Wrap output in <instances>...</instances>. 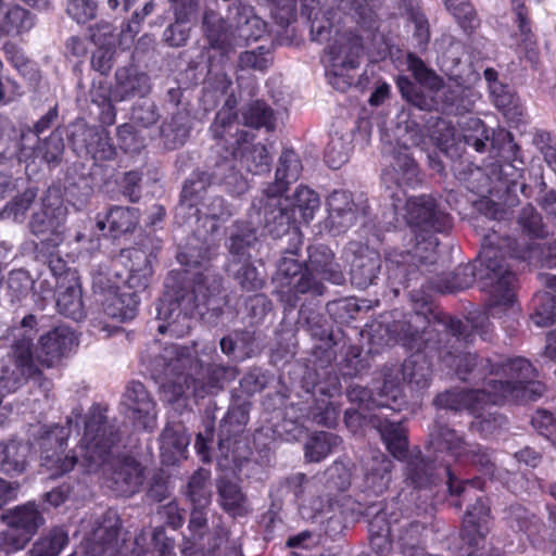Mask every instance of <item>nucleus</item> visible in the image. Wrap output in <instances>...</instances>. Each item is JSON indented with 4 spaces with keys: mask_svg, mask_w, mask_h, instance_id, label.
Wrapping results in <instances>:
<instances>
[{
    "mask_svg": "<svg viewBox=\"0 0 556 556\" xmlns=\"http://www.w3.org/2000/svg\"><path fill=\"white\" fill-rule=\"evenodd\" d=\"M68 434V429L54 427L41 439V466L52 476L67 473L79 464L87 472L102 469L108 488L117 495L139 492L146 468L132 456L116 455L119 433L100 406H92L86 416L78 451L66 452Z\"/></svg>",
    "mask_w": 556,
    "mask_h": 556,
    "instance_id": "obj_1",
    "label": "nucleus"
},
{
    "mask_svg": "<svg viewBox=\"0 0 556 556\" xmlns=\"http://www.w3.org/2000/svg\"><path fill=\"white\" fill-rule=\"evenodd\" d=\"M476 280L488 289L486 311L469 313L466 324L448 317L446 329L456 341L469 342L472 331L483 340H490L492 325L489 317H494L497 308L505 309L515 301L517 277L511 265L505 263L503 247L498 244L495 233L484 237L478 258L472 264L458 266L453 274L439 279L435 288L442 293H454L469 288Z\"/></svg>",
    "mask_w": 556,
    "mask_h": 556,
    "instance_id": "obj_2",
    "label": "nucleus"
},
{
    "mask_svg": "<svg viewBox=\"0 0 556 556\" xmlns=\"http://www.w3.org/2000/svg\"><path fill=\"white\" fill-rule=\"evenodd\" d=\"M198 365L193 349L177 344L166 345L151 362V371L161 383L162 400L173 404L191 390L193 396L203 399L224 388L232 376V368L212 364L203 379H193L190 370Z\"/></svg>",
    "mask_w": 556,
    "mask_h": 556,
    "instance_id": "obj_3",
    "label": "nucleus"
},
{
    "mask_svg": "<svg viewBox=\"0 0 556 556\" xmlns=\"http://www.w3.org/2000/svg\"><path fill=\"white\" fill-rule=\"evenodd\" d=\"M216 406H207L205 409V430L200 432L195 439V450L203 462H211L214 457L217 465L223 469L240 467L251 454L249 440L245 434V426L249 421V403L231 405L222 419L217 445L215 448L208 446L213 440L215 417L213 415Z\"/></svg>",
    "mask_w": 556,
    "mask_h": 556,
    "instance_id": "obj_4",
    "label": "nucleus"
},
{
    "mask_svg": "<svg viewBox=\"0 0 556 556\" xmlns=\"http://www.w3.org/2000/svg\"><path fill=\"white\" fill-rule=\"evenodd\" d=\"M536 377V369L525 357L494 359L492 375L485 389L491 404L538 400L545 392V386L538 381Z\"/></svg>",
    "mask_w": 556,
    "mask_h": 556,
    "instance_id": "obj_5",
    "label": "nucleus"
},
{
    "mask_svg": "<svg viewBox=\"0 0 556 556\" xmlns=\"http://www.w3.org/2000/svg\"><path fill=\"white\" fill-rule=\"evenodd\" d=\"M208 506H194L188 523L189 536H185L180 546L182 556H202L204 553H217L224 549V556H240V549L228 542L227 531L222 518L207 517Z\"/></svg>",
    "mask_w": 556,
    "mask_h": 556,
    "instance_id": "obj_6",
    "label": "nucleus"
},
{
    "mask_svg": "<svg viewBox=\"0 0 556 556\" xmlns=\"http://www.w3.org/2000/svg\"><path fill=\"white\" fill-rule=\"evenodd\" d=\"M431 365L422 354L412 355L402 365H386L381 369V400L379 403L391 405L393 410H401L406 405L403 383L412 390L427 389L431 381Z\"/></svg>",
    "mask_w": 556,
    "mask_h": 556,
    "instance_id": "obj_7",
    "label": "nucleus"
},
{
    "mask_svg": "<svg viewBox=\"0 0 556 556\" xmlns=\"http://www.w3.org/2000/svg\"><path fill=\"white\" fill-rule=\"evenodd\" d=\"M166 291L157 307V317L164 323L160 324V333H169L181 338L189 333L191 317L199 307L201 299L189 282L182 280H168Z\"/></svg>",
    "mask_w": 556,
    "mask_h": 556,
    "instance_id": "obj_8",
    "label": "nucleus"
},
{
    "mask_svg": "<svg viewBox=\"0 0 556 556\" xmlns=\"http://www.w3.org/2000/svg\"><path fill=\"white\" fill-rule=\"evenodd\" d=\"M430 447L435 454H445L450 463L470 466L485 475H492L494 463L486 448L478 443H468L456 430L435 424L430 432Z\"/></svg>",
    "mask_w": 556,
    "mask_h": 556,
    "instance_id": "obj_9",
    "label": "nucleus"
},
{
    "mask_svg": "<svg viewBox=\"0 0 556 556\" xmlns=\"http://www.w3.org/2000/svg\"><path fill=\"white\" fill-rule=\"evenodd\" d=\"M412 65L415 78L435 90L438 110L447 114L459 115L473 109L476 94L470 87L454 78L443 81L433 71L428 70L420 60H414Z\"/></svg>",
    "mask_w": 556,
    "mask_h": 556,
    "instance_id": "obj_10",
    "label": "nucleus"
},
{
    "mask_svg": "<svg viewBox=\"0 0 556 556\" xmlns=\"http://www.w3.org/2000/svg\"><path fill=\"white\" fill-rule=\"evenodd\" d=\"M0 519L8 527L0 534V548L4 554L23 549L45 522L42 513L35 502L8 509L1 514Z\"/></svg>",
    "mask_w": 556,
    "mask_h": 556,
    "instance_id": "obj_11",
    "label": "nucleus"
},
{
    "mask_svg": "<svg viewBox=\"0 0 556 556\" xmlns=\"http://www.w3.org/2000/svg\"><path fill=\"white\" fill-rule=\"evenodd\" d=\"M130 539L117 511L108 509L93 521L85 538V549L89 556H121L128 551Z\"/></svg>",
    "mask_w": 556,
    "mask_h": 556,
    "instance_id": "obj_12",
    "label": "nucleus"
},
{
    "mask_svg": "<svg viewBox=\"0 0 556 556\" xmlns=\"http://www.w3.org/2000/svg\"><path fill=\"white\" fill-rule=\"evenodd\" d=\"M326 507H321L324 513H338L344 521L350 523L357 522L362 517L371 515V510L377 504L363 503L346 494L351 485L349 472L340 467L332 466L326 470Z\"/></svg>",
    "mask_w": 556,
    "mask_h": 556,
    "instance_id": "obj_13",
    "label": "nucleus"
},
{
    "mask_svg": "<svg viewBox=\"0 0 556 556\" xmlns=\"http://www.w3.org/2000/svg\"><path fill=\"white\" fill-rule=\"evenodd\" d=\"M433 453L431 463H426L421 458H410L406 463V481L414 488H425L435 483L438 479L446 478L448 491L453 495H462L466 493V486L481 489L482 481L479 478L459 480L452 472L451 463L445 454H435L433 448L429 446Z\"/></svg>",
    "mask_w": 556,
    "mask_h": 556,
    "instance_id": "obj_14",
    "label": "nucleus"
},
{
    "mask_svg": "<svg viewBox=\"0 0 556 556\" xmlns=\"http://www.w3.org/2000/svg\"><path fill=\"white\" fill-rule=\"evenodd\" d=\"M279 296L289 308H295L302 295L319 296L326 291L320 279L296 260L283 257L278 268Z\"/></svg>",
    "mask_w": 556,
    "mask_h": 556,
    "instance_id": "obj_15",
    "label": "nucleus"
},
{
    "mask_svg": "<svg viewBox=\"0 0 556 556\" xmlns=\"http://www.w3.org/2000/svg\"><path fill=\"white\" fill-rule=\"evenodd\" d=\"M433 405L439 409L452 412L467 410L476 418H481L479 424L482 431H492L504 422L501 415L490 414L491 418L482 417L484 408L492 405L485 389L446 390L433 399Z\"/></svg>",
    "mask_w": 556,
    "mask_h": 556,
    "instance_id": "obj_16",
    "label": "nucleus"
},
{
    "mask_svg": "<svg viewBox=\"0 0 556 556\" xmlns=\"http://www.w3.org/2000/svg\"><path fill=\"white\" fill-rule=\"evenodd\" d=\"M66 216L67 208L60 197L49 194L42 199L41 208L29 223L31 232L40 238L42 250H53L64 241Z\"/></svg>",
    "mask_w": 556,
    "mask_h": 556,
    "instance_id": "obj_17",
    "label": "nucleus"
},
{
    "mask_svg": "<svg viewBox=\"0 0 556 556\" xmlns=\"http://www.w3.org/2000/svg\"><path fill=\"white\" fill-rule=\"evenodd\" d=\"M265 207L266 223H276L289 226L291 219L296 220V212L304 223H308L320 206L318 194L311 188L300 186L293 194L290 205H283L281 199L276 198Z\"/></svg>",
    "mask_w": 556,
    "mask_h": 556,
    "instance_id": "obj_18",
    "label": "nucleus"
},
{
    "mask_svg": "<svg viewBox=\"0 0 556 556\" xmlns=\"http://www.w3.org/2000/svg\"><path fill=\"white\" fill-rule=\"evenodd\" d=\"M327 53L330 63L329 74H331L334 79L330 80V83L337 88L344 89V87L350 86L351 83L343 79V86H340L337 80L343 77L349 71L359 66L364 55L363 39L353 31H345L337 36L333 42L328 47Z\"/></svg>",
    "mask_w": 556,
    "mask_h": 556,
    "instance_id": "obj_19",
    "label": "nucleus"
},
{
    "mask_svg": "<svg viewBox=\"0 0 556 556\" xmlns=\"http://www.w3.org/2000/svg\"><path fill=\"white\" fill-rule=\"evenodd\" d=\"M77 344L75 333L66 326H58L38 338L35 350V364L39 370L58 367Z\"/></svg>",
    "mask_w": 556,
    "mask_h": 556,
    "instance_id": "obj_20",
    "label": "nucleus"
},
{
    "mask_svg": "<svg viewBox=\"0 0 556 556\" xmlns=\"http://www.w3.org/2000/svg\"><path fill=\"white\" fill-rule=\"evenodd\" d=\"M440 359L445 367L454 369L460 380L473 384L482 383V389H488L494 359L463 351H444Z\"/></svg>",
    "mask_w": 556,
    "mask_h": 556,
    "instance_id": "obj_21",
    "label": "nucleus"
},
{
    "mask_svg": "<svg viewBox=\"0 0 556 556\" xmlns=\"http://www.w3.org/2000/svg\"><path fill=\"white\" fill-rule=\"evenodd\" d=\"M406 218L410 226L427 232L447 233L453 226L451 216L438 207L434 198L425 194L407 200Z\"/></svg>",
    "mask_w": 556,
    "mask_h": 556,
    "instance_id": "obj_22",
    "label": "nucleus"
},
{
    "mask_svg": "<svg viewBox=\"0 0 556 556\" xmlns=\"http://www.w3.org/2000/svg\"><path fill=\"white\" fill-rule=\"evenodd\" d=\"M381 180L391 190L390 197L401 201L403 187H415L421 182L420 169L407 149L394 151L390 164L384 167Z\"/></svg>",
    "mask_w": 556,
    "mask_h": 556,
    "instance_id": "obj_23",
    "label": "nucleus"
},
{
    "mask_svg": "<svg viewBox=\"0 0 556 556\" xmlns=\"http://www.w3.org/2000/svg\"><path fill=\"white\" fill-rule=\"evenodd\" d=\"M548 522L546 527L538 516L520 505L510 506L507 516L508 526L525 533L533 544L545 540L556 542V509L549 508Z\"/></svg>",
    "mask_w": 556,
    "mask_h": 556,
    "instance_id": "obj_24",
    "label": "nucleus"
},
{
    "mask_svg": "<svg viewBox=\"0 0 556 556\" xmlns=\"http://www.w3.org/2000/svg\"><path fill=\"white\" fill-rule=\"evenodd\" d=\"M122 405L125 407V415L132 420L135 427L144 430L154 428L155 402L141 382L131 381L127 384Z\"/></svg>",
    "mask_w": 556,
    "mask_h": 556,
    "instance_id": "obj_25",
    "label": "nucleus"
},
{
    "mask_svg": "<svg viewBox=\"0 0 556 556\" xmlns=\"http://www.w3.org/2000/svg\"><path fill=\"white\" fill-rule=\"evenodd\" d=\"M497 241L503 247L505 263L507 258H511L522 260L534 266L556 267V239L543 244L535 241L521 244L510 237L497 236Z\"/></svg>",
    "mask_w": 556,
    "mask_h": 556,
    "instance_id": "obj_26",
    "label": "nucleus"
},
{
    "mask_svg": "<svg viewBox=\"0 0 556 556\" xmlns=\"http://www.w3.org/2000/svg\"><path fill=\"white\" fill-rule=\"evenodd\" d=\"M72 142L84 148L94 162L112 161L117 154L109 131L97 126H77L72 132Z\"/></svg>",
    "mask_w": 556,
    "mask_h": 556,
    "instance_id": "obj_27",
    "label": "nucleus"
},
{
    "mask_svg": "<svg viewBox=\"0 0 556 556\" xmlns=\"http://www.w3.org/2000/svg\"><path fill=\"white\" fill-rule=\"evenodd\" d=\"M236 141L230 142L231 155L239 157L242 167L248 172L260 175L269 170V155L265 146L252 144L254 138L249 131L238 132Z\"/></svg>",
    "mask_w": 556,
    "mask_h": 556,
    "instance_id": "obj_28",
    "label": "nucleus"
},
{
    "mask_svg": "<svg viewBox=\"0 0 556 556\" xmlns=\"http://www.w3.org/2000/svg\"><path fill=\"white\" fill-rule=\"evenodd\" d=\"M203 30L212 49L227 55L233 52L237 46H241L236 25L233 28L214 11H206L203 16Z\"/></svg>",
    "mask_w": 556,
    "mask_h": 556,
    "instance_id": "obj_29",
    "label": "nucleus"
},
{
    "mask_svg": "<svg viewBox=\"0 0 556 556\" xmlns=\"http://www.w3.org/2000/svg\"><path fill=\"white\" fill-rule=\"evenodd\" d=\"M329 218L333 225L346 229L356 224L359 216L367 214L366 204H356L352 193L345 190H334L327 199Z\"/></svg>",
    "mask_w": 556,
    "mask_h": 556,
    "instance_id": "obj_30",
    "label": "nucleus"
},
{
    "mask_svg": "<svg viewBox=\"0 0 556 556\" xmlns=\"http://www.w3.org/2000/svg\"><path fill=\"white\" fill-rule=\"evenodd\" d=\"M306 270L313 276L318 275L320 279L334 285L344 282V274L338 263L334 262L333 252L324 244L308 248V260L305 263Z\"/></svg>",
    "mask_w": 556,
    "mask_h": 556,
    "instance_id": "obj_31",
    "label": "nucleus"
},
{
    "mask_svg": "<svg viewBox=\"0 0 556 556\" xmlns=\"http://www.w3.org/2000/svg\"><path fill=\"white\" fill-rule=\"evenodd\" d=\"M303 166L299 155L290 149L283 150L279 157L275 175V182L270 184L265 193L269 200L279 198L292 182H295L302 173Z\"/></svg>",
    "mask_w": 556,
    "mask_h": 556,
    "instance_id": "obj_32",
    "label": "nucleus"
},
{
    "mask_svg": "<svg viewBox=\"0 0 556 556\" xmlns=\"http://www.w3.org/2000/svg\"><path fill=\"white\" fill-rule=\"evenodd\" d=\"M149 77L139 73L132 66L119 67L115 72V84L112 88V97L115 102L125 101L136 96H144L149 92Z\"/></svg>",
    "mask_w": 556,
    "mask_h": 556,
    "instance_id": "obj_33",
    "label": "nucleus"
},
{
    "mask_svg": "<svg viewBox=\"0 0 556 556\" xmlns=\"http://www.w3.org/2000/svg\"><path fill=\"white\" fill-rule=\"evenodd\" d=\"M371 422L393 457L399 460H406L408 457V438L403 424L382 419L378 415L371 417Z\"/></svg>",
    "mask_w": 556,
    "mask_h": 556,
    "instance_id": "obj_34",
    "label": "nucleus"
},
{
    "mask_svg": "<svg viewBox=\"0 0 556 556\" xmlns=\"http://www.w3.org/2000/svg\"><path fill=\"white\" fill-rule=\"evenodd\" d=\"M381 268V257L368 247L359 248L351 263V282L357 288L365 289L378 278Z\"/></svg>",
    "mask_w": 556,
    "mask_h": 556,
    "instance_id": "obj_35",
    "label": "nucleus"
},
{
    "mask_svg": "<svg viewBox=\"0 0 556 556\" xmlns=\"http://www.w3.org/2000/svg\"><path fill=\"white\" fill-rule=\"evenodd\" d=\"M36 24V15L18 4L0 7V34L21 37Z\"/></svg>",
    "mask_w": 556,
    "mask_h": 556,
    "instance_id": "obj_36",
    "label": "nucleus"
},
{
    "mask_svg": "<svg viewBox=\"0 0 556 556\" xmlns=\"http://www.w3.org/2000/svg\"><path fill=\"white\" fill-rule=\"evenodd\" d=\"M489 517L490 507L482 497L477 498L476 504L467 509L462 531L470 544H478V540L486 535Z\"/></svg>",
    "mask_w": 556,
    "mask_h": 556,
    "instance_id": "obj_37",
    "label": "nucleus"
},
{
    "mask_svg": "<svg viewBox=\"0 0 556 556\" xmlns=\"http://www.w3.org/2000/svg\"><path fill=\"white\" fill-rule=\"evenodd\" d=\"M381 387L377 397L372 396L371 391L368 388L362 386H352L348 389L346 396L349 401L355 404L356 408H350L345 412V422L351 426L354 420L365 418V410H371L375 407H387L393 410L391 405H384L379 403L381 400Z\"/></svg>",
    "mask_w": 556,
    "mask_h": 556,
    "instance_id": "obj_38",
    "label": "nucleus"
},
{
    "mask_svg": "<svg viewBox=\"0 0 556 556\" xmlns=\"http://www.w3.org/2000/svg\"><path fill=\"white\" fill-rule=\"evenodd\" d=\"M237 119L236 100L228 98L223 108L217 112L211 126L214 138L224 140L229 144L236 141L238 138L237 134L244 131L243 129H239Z\"/></svg>",
    "mask_w": 556,
    "mask_h": 556,
    "instance_id": "obj_39",
    "label": "nucleus"
},
{
    "mask_svg": "<svg viewBox=\"0 0 556 556\" xmlns=\"http://www.w3.org/2000/svg\"><path fill=\"white\" fill-rule=\"evenodd\" d=\"M393 463L383 454L372 456L365 472V488L375 495L382 494L391 481Z\"/></svg>",
    "mask_w": 556,
    "mask_h": 556,
    "instance_id": "obj_40",
    "label": "nucleus"
},
{
    "mask_svg": "<svg viewBox=\"0 0 556 556\" xmlns=\"http://www.w3.org/2000/svg\"><path fill=\"white\" fill-rule=\"evenodd\" d=\"M29 446L18 441L0 443V469L4 475H21L26 469Z\"/></svg>",
    "mask_w": 556,
    "mask_h": 556,
    "instance_id": "obj_41",
    "label": "nucleus"
},
{
    "mask_svg": "<svg viewBox=\"0 0 556 556\" xmlns=\"http://www.w3.org/2000/svg\"><path fill=\"white\" fill-rule=\"evenodd\" d=\"M417 80L419 84H416L408 78L399 79L397 85L403 98L420 110H438L435 90L422 84L419 79Z\"/></svg>",
    "mask_w": 556,
    "mask_h": 556,
    "instance_id": "obj_42",
    "label": "nucleus"
},
{
    "mask_svg": "<svg viewBox=\"0 0 556 556\" xmlns=\"http://www.w3.org/2000/svg\"><path fill=\"white\" fill-rule=\"evenodd\" d=\"M138 224V214L136 208L113 206L109 210L104 219L98 218L97 227L104 230L109 225V230L113 237L132 231Z\"/></svg>",
    "mask_w": 556,
    "mask_h": 556,
    "instance_id": "obj_43",
    "label": "nucleus"
},
{
    "mask_svg": "<svg viewBox=\"0 0 556 556\" xmlns=\"http://www.w3.org/2000/svg\"><path fill=\"white\" fill-rule=\"evenodd\" d=\"M250 260L248 256L244 261L232 260L229 264V270L243 292H256L265 286L264 277Z\"/></svg>",
    "mask_w": 556,
    "mask_h": 556,
    "instance_id": "obj_44",
    "label": "nucleus"
},
{
    "mask_svg": "<svg viewBox=\"0 0 556 556\" xmlns=\"http://www.w3.org/2000/svg\"><path fill=\"white\" fill-rule=\"evenodd\" d=\"M237 160L233 156L224 159L215 165L212 174H210L213 184L224 185L230 193H242L247 189L245 179L236 168Z\"/></svg>",
    "mask_w": 556,
    "mask_h": 556,
    "instance_id": "obj_45",
    "label": "nucleus"
},
{
    "mask_svg": "<svg viewBox=\"0 0 556 556\" xmlns=\"http://www.w3.org/2000/svg\"><path fill=\"white\" fill-rule=\"evenodd\" d=\"M213 184L212 177L205 172H194L186 179L180 193V207L193 208L204 198L207 188Z\"/></svg>",
    "mask_w": 556,
    "mask_h": 556,
    "instance_id": "obj_46",
    "label": "nucleus"
},
{
    "mask_svg": "<svg viewBox=\"0 0 556 556\" xmlns=\"http://www.w3.org/2000/svg\"><path fill=\"white\" fill-rule=\"evenodd\" d=\"M67 543V532L61 527H54L34 543L30 556H59Z\"/></svg>",
    "mask_w": 556,
    "mask_h": 556,
    "instance_id": "obj_47",
    "label": "nucleus"
},
{
    "mask_svg": "<svg viewBox=\"0 0 556 556\" xmlns=\"http://www.w3.org/2000/svg\"><path fill=\"white\" fill-rule=\"evenodd\" d=\"M530 318L540 327L552 325L556 318V296L548 291L535 293L531 300Z\"/></svg>",
    "mask_w": 556,
    "mask_h": 556,
    "instance_id": "obj_48",
    "label": "nucleus"
},
{
    "mask_svg": "<svg viewBox=\"0 0 556 556\" xmlns=\"http://www.w3.org/2000/svg\"><path fill=\"white\" fill-rule=\"evenodd\" d=\"M244 125L252 128H265L271 131L276 126L274 110L264 101L256 100L250 103L243 111Z\"/></svg>",
    "mask_w": 556,
    "mask_h": 556,
    "instance_id": "obj_49",
    "label": "nucleus"
},
{
    "mask_svg": "<svg viewBox=\"0 0 556 556\" xmlns=\"http://www.w3.org/2000/svg\"><path fill=\"white\" fill-rule=\"evenodd\" d=\"M211 473L200 468L190 478L187 486V495L194 506H210L211 504Z\"/></svg>",
    "mask_w": 556,
    "mask_h": 556,
    "instance_id": "obj_50",
    "label": "nucleus"
},
{
    "mask_svg": "<svg viewBox=\"0 0 556 556\" xmlns=\"http://www.w3.org/2000/svg\"><path fill=\"white\" fill-rule=\"evenodd\" d=\"M341 443V439L330 432L315 433L305 445V456L311 462H320Z\"/></svg>",
    "mask_w": 556,
    "mask_h": 556,
    "instance_id": "obj_51",
    "label": "nucleus"
},
{
    "mask_svg": "<svg viewBox=\"0 0 556 556\" xmlns=\"http://www.w3.org/2000/svg\"><path fill=\"white\" fill-rule=\"evenodd\" d=\"M444 3L466 34L473 33L480 26V20L468 0H444Z\"/></svg>",
    "mask_w": 556,
    "mask_h": 556,
    "instance_id": "obj_52",
    "label": "nucleus"
},
{
    "mask_svg": "<svg viewBox=\"0 0 556 556\" xmlns=\"http://www.w3.org/2000/svg\"><path fill=\"white\" fill-rule=\"evenodd\" d=\"M37 198V190L28 188L21 194L14 197L0 212L2 219H12L14 222H23L26 213Z\"/></svg>",
    "mask_w": 556,
    "mask_h": 556,
    "instance_id": "obj_53",
    "label": "nucleus"
},
{
    "mask_svg": "<svg viewBox=\"0 0 556 556\" xmlns=\"http://www.w3.org/2000/svg\"><path fill=\"white\" fill-rule=\"evenodd\" d=\"M217 489L220 504L226 511L235 515L243 511L245 495L237 483L222 479L218 482Z\"/></svg>",
    "mask_w": 556,
    "mask_h": 556,
    "instance_id": "obj_54",
    "label": "nucleus"
},
{
    "mask_svg": "<svg viewBox=\"0 0 556 556\" xmlns=\"http://www.w3.org/2000/svg\"><path fill=\"white\" fill-rule=\"evenodd\" d=\"M59 312L70 318L78 319L83 316L81 291L77 286H70L59 291L56 298Z\"/></svg>",
    "mask_w": 556,
    "mask_h": 556,
    "instance_id": "obj_55",
    "label": "nucleus"
},
{
    "mask_svg": "<svg viewBox=\"0 0 556 556\" xmlns=\"http://www.w3.org/2000/svg\"><path fill=\"white\" fill-rule=\"evenodd\" d=\"M188 444L189 438L181 424L167 425L161 434V450L163 453L181 454Z\"/></svg>",
    "mask_w": 556,
    "mask_h": 556,
    "instance_id": "obj_56",
    "label": "nucleus"
},
{
    "mask_svg": "<svg viewBox=\"0 0 556 556\" xmlns=\"http://www.w3.org/2000/svg\"><path fill=\"white\" fill-rule=\"evenodd\" d=\"M64 148L65 146L62 135L60 132L52 131L48 138L39 142L33 153L36 157H40L49 164L56 165L62 160Z\"/></svg>",
    "mask_w": 556,
    "mask_h": 556,
    "instance_id": "obj_57",
    "label": "nucleus"
},
{
    "mask_svg": "<svg viewBox=\"0 0 556 556\" xmlns=\"http://www.w3.org/2000/svg\"><path fill=\"white\" fill-rule=\"evenodd\" d=\"M256 241L257 237L255 230L250 227H244L232 233L229 238L228 248L233 260L244 261L248 256H251L249 254V249H251Z\"/></svg>",
    "mask_w": 556,
    "mask_h": 556,
    "instance_id": "obj_58",
    "label": "nucleus"
},
{
    "mask_svg": "<svg viewBox=\"0 0 556 556\" xmlns=\"http://www.w3.org/2000/svg\"><path fill=\"white\" fill-rule=\"evenodd\" d=\"M15 134V127L9 117L0 114V163L5 160L12 159L20 148L17 141L12 136Z\"/></svg>",
    "mask_w": 556,
    "mask_h": 556,
    "instance_id": "obj_59",
    "label": "nucleus"
},
{
    "mask_svg": "<svg viewBox=\"0 0 556 556\" xmlns=\"http://www.w3.org/2000/svg\"><path fill=\"white\" fill-rule=\"evenodd\" d=\"M98 13L97 0H68L66 14L78 24H87L94 20Z\"/></svg>",
    "mask_w": 556,
    "mask_h": 556,
    "instance_id": "obj_60",
    "label": "nucleus"
},
{
    "mask_svg": "<svg viewBox=\"0 0 556 556\" xmlns=\"http://www.w3.org/2000/svg\"><path fill=\"white\" fill-rule=\"evenodd\" d=\"M369 368L368 362L362 357V348L359 345L350 344L344 353L341 364L343 376L355 377Z\"/></svg>",
    "mask_w": 556,
    "mask_h": 556,
    "instance_id": "obj_61",
    "label": "nucleus"
},
{
    "mask_svg": "<svg viewBox=\"0 0 556 556\" xmlns=\"http://www.w3.org/2000/svg\"><path fill=\"white\" fill-rule=\"evenodd\" d=\"M138 305L139 301L137 300V295L135 293H123L113 300V306L118 309V313L111 311L110 307H108L106 314L114 318H119L123 321L129 320L136 316Z\"/></svg>",
    "mask_w": 556,
    "mask_h": 556,
    "instance_id": "obj_62",
    "label": "nucleus"
},
{
    "mask_svg": "<svg viewBox=\"0 0 556 556\" xmlns=\"http://www.w3.org/2000/svg\"><path fill=\"white\" fill-rule=\"evenodd\" d=\"M267 55L268 50L264 47H258L252 51H244L239 55L238 66L241 70L265 71L270 64V59Z\"/></svg>",
    "mask_w": 556,
    "mask_h": 556,
    "instance_id": "obj_63",
    "label": "nucleus"
},
{
    "mask_svg": "<svg viewBox=\"0 0 556 556\" xmlns=\"http://www.w3.org/2000/svg\"><path fill=\"white\" fill-rule=\"evenodd\" d=\"M421 529L424 526L418 521L408 525L404 535L401 536L402 556H426L424 548L416 544Z\"/></svg>",
    "mask_w": 556,
    "mask_h": 556,
    "instance_id": "obj_64",
    "label": "nucleus"
}]
</instances>
